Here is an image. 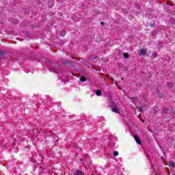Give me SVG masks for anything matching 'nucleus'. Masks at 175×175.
<instances>
[{
	"label": "nucleus",
	"mask_w": 175,
	"mask_h": 175,
	"mask_svg": "<svg viewBox=\"0 0 175 175\" xmlns=\"http://www.w3.org/2000/svg\"><path fill=\"white\" fill-rule=\"evenodd\" d=\"M55 73H58V70H55Z\"/></svg>",
	"instance_id": "18"
},
{
	"label": "nucleus",
	"mask_w": 175,
	"mask_h": 175,
	"mask_svg": "<svg viewBox=\"0 0 175 175\" xmlns=\"http://www.w3.org/2000/svg\"><path fill=\"white\" fill-rule=\"evenodd\" d=\"M168 109L167 108H165V109H163V111L165 112V113H166V111H168Z\"/></svg>",
	"instance_id": "13"
},
{
	"label": "nucleus",
	"mask_w": 175,
	"mask_h": 175,
	"mask_svg": "<svg viewBox=\"0 0 175 175\" xmlns=\"http://www.w3.org/2000/svg\"><path fill=\"white\" fill-rule=\"evenodd\" d=\"M3 51H0V55H3Z\"/></svg>",
	"instance_id": "16"
},
{
	"label": "nucleus",
	"mask_w": 175,
	"mask_h": 175,
	"mask_svg": "<svg viewBox=\"0 0 175 175\" xmlns=\"http://www.w3.org/2000/svg\"><path fill=\"white\" fill-rule=\"evenodd\" d=\"M138 110H139V111H143V109H142V107H140Z\"/></svg>",
	"instance_id": "15"
},
{
	"label": "nucleus",
	"mask_w": 175,
	"mask_h": 175,
	"mask_svg": "<svg viewBox=\"0 0 175 175\" xmlns=\"http://www.w3.org/2000/svg\"><path fill=\"white\" fill-rule=\"evenodd\" d=\"M86 80H87V78L85 76L81 77L80 81H82V83H83Z\"/></svg>",
	"instance_id": "8"
},
{
	"label": "nucleus",
	"mask_w": 175,
	"mask_h": 175,
	"mask_svg": "<svg viewBox=\"0 0 175 175\" xmlns=\"http://www.w3.org/2000/svg\"><path fill=\"white\" fill-rule=\"evenodd\" d=\"M113 105V107H112L111 111H113V113H118V109H117V106H116V104L113 101H111V103Z\"/></svg>",
	"instance_id": "1"
},
{
	"label": "nucleus",
	"mask_w": 175,
	"mask_h": 175,
	"mask_svg": "<svg viewBox=\"0 0 175 175\" xmlns=\"http://www.w3.org/2000/svg\"><path fill=\"white\" fill-rule=\"evenodd\" d=\"M123 57H124V58H128V57H129L128 53H123Z\"/></svg>",
	"instance_id": "9"
},
{
	"label": "nucleus",
	"mask_w": 175,
	"mask_h": 175,
	"mask_svg": "<svg viewBox=\"0 0 175 175\" xmlns=\"http://www.w3.org/2000/svg\"><path fill=\"white\" fill-rule=\"evenodd\" d=\"M113 157H118V151L113 152Z\"/></svg>",
	"instance_id": "10"
},
{
	"label": "nucleus",
	"mask_w": 175,
	"mask_h": 175,
	"mask_svg": "<svg viewBox=\"0 0 175 175\" xmlns=\"http://www.w3.org/2000/svg\"><path fill=\"white\" fill-rule=\"evenodd\" d=\"M170 166L174 167V163L173 161L170 162Z\"/></svg>",
	"instance_id": "12"
},
{
	"label": "nucleus",
	"mask_w": 175,
	"mask_h": 175,
	"mask_svg": "<svg viewBox=\"0 0 175 175\" xmlns=\"http://www.w3.org/2000/svg\"><path fill=\"white\" fill-rule=\"evenodd\" d=\"M60 35H61V36H62V37L65 36L66 35V31H65L64 30H62V31H60Z\"/></svg>",
	"instance_id": "7"
},
{
	"label": "nucleus",
	"mask_w": 175,
	"mask_h": 175,
	"mask_svg": "<svg viewBox=\"0 0 175 175\" xmlns=\"http://www.w3.org/2000/svg\"><path fill=\"white\" fill-rule=\"evenodd\" d=\"M134 139L137 144H142V141H140V139H139V137H137V135H134Z\"/></svg>",
	"instance_id": "2"
},
{
	"label": "nucleus",
	"mask_w": 175,
	"mask_h": 175,
	"mask_svg": "<svg viewBox=\"0 0 175 175\" xmlns=\"http://www.w3.org/2000/svg\"><path fill=\"white\" fill-rule=\"evenodd\" d=\"M96 95H97V96H100V95H102V91H100V90H96Z\"/></svg>",
	"instance_id": "6"
},
{
	"label": "nucleus",
	"mask_w": 175,
	"mask_h": 175,
	"mask_svg": "<svg viewBox=\"0 0 175 175\" xmlns=\"http://www.w3.org/2000/svg\"><path fill=\"white\" fill-rule=\"evenodd\" d=\"M121 80H124V77H122V78H121Z\"/></svg>",
	"instance_id": "19"
},
{
	"label": "nucleus",
	"mask_w": 175,
	"mask_h": 175,
	"mask_svg": "<svg viewBox=\"0 0 175 175\" xmlns=\"http://www.w3.org/2000/svg\"><path fill=\"white\" fill-rule=\"evenodd\" d=\"M100 25H105V22H100Z\"/></svg>",
	"instance_id": "17"
},
{
	"label": "nucleus",
	"mask_w": 175,
	"mask_h": 175,
	"mask_svg": "<svg viewBox=\"0 0 175 175\" xmlns=\"http://www.w3.org/2000/svg\"><path fill=\"white\" fill-rule=\"evenodd\" d=\"M139 53H140V55H146V49H140Z\"/></svg>",
	"instance_id": "5"
},
{
	"label": "nucleus",
	"mask_w": 175,
	"mask_h": 175,
	"mask_svg": "<svg viewBox=\"0 0 175 175\" xmlns=\"http://www.w3.org/2000/svg\"><path fill=\"white\" fill-rule=\"evenodd\" d=\"M62 64H64V65H71L72 62H70L69 60L68 59H65L62 61Z\"/></svg>",
	"instance_id": "3"
},
{
	"label": "nucleus",
	"mask_w": 175,
	"mask_h": 175,
	"mask_svg": "<svg viewBox=\"0 0 175 175\" xmlns=\"http://www.w3.org/2000/svg\"><path fill=\"white\" fill-rule=\"evenodd\" d=\"M136 99H137L136 97H132V98H131L132 103H133L135 102V100H136Z\"/></svg>",
	"instance_id": "11"
},
{
	"label": "nucleus",
	"mask_w": 175,
	"mask_h": 175,
	"mask_svg": "<svg viewBox=\"0 0 175 175\" xmlns=\"http://www.w3.org/2000/svg\"><path fill=\"white\" fill-rule=\"evenodd\" d=\"M45 136H46V137H50L51 135H50V134L47 133V134H46Z\"/></svg>",
	"instance_id": "14"
},
{
	"label": "nucleus",
	"mask_w": 175,
	"mask_h": 175,
	"mask_svg": "<svg viewBox=\"0 0 175 175\" xmlns=\"http://www.w3.org/2000/svg\"><path fill=\"white\" fill-rule=\"evenodd\" d=\"M48 5L49 6H50V8H53V6H54V1L53 0H51L48 2Z\"/></svg>",
	"instance_id": "4"
}]
</instances>
